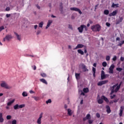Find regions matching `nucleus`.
Returning a JSON list of instances; mask_svg holds the SVG:
<instances>
[{"label":"nucleus","instance_id":"nucleus-1","mask_svg":"<svg viewBox=\"0 0 124 124\" xmlns=\"http://www.w3.org/2000/svg\"><path fill=\"white\" fill-rule=\"evenodd\" d=\"M122 84L123 82L121 81L120 82L119 85H118V84L117 83L113 85V86L110 87L111 92L110 94H112L114 93H118L120 89H121V86H122Z\"/></svg>","mask_w":124,"mask_h":124},{"label":"nucleus","instance_id":"nucleus-2","mask_svg":"<svg viewBox=\"0 0 124 124\" xmlns=\"http://www.w3.org/2000/svg\"><path fill=\"white\" fill-rule=\"evenodd\" d=\"M101 29V26H100L99 24H96L91 27V30L93 31H100Z\"/></svg>","mask_w":124,"mask_h":124},{"label":"nucleus","instance_id":"nucleus-3","mask_svg":"<svg viewBox=\"0 0 124 124\" xmlns=\"http://www.w3.org/2000/svg\"><path fill=\"white\" fill-rule=\"evenodd\" d=\"M0 86L2 88H4L5 89H7L8 90H9V89H11V87L4 81H2V83L0 84Z\"/></svg>","mask_w":124,"mask_h":124},{"label":"nucleus","instance_id":"nucleus-4","mask_svg":"<svg viewBox=\"0 0 124 124\" xmlns=\"http://www.w3.org/2000/svg\"><path fill=\"white\" fill-rule=\"evenodd\" d=\"M70 10L72 11H76L77 12H78L79 14L80 15L82 14V12L80 10V9L76 7H71L70 8Z\"/></svg>","mask_w":124,"mask_h":124},{"label":"nucleus","instance_id":"nucleus-5","mask_svg":"<svg viewBox=\"0 0 124 124\" xmlns=\"http://www.w3.org/2000/svg\"><path fill=\"white\" fill-rule=\"evenodd\" d=\"M11 39H12V35L8 34L6 35L5 37L3 39V41L5 42V40L9 41Z\"/></svg>","mask_w":124,"mask_h":124},{"label":"nucleus","instance_id":"nucleus-6","mask_svg":"<svg viewBox=\"0 0 124 124\" xmlns=\"http://www.w3.org/2000/svg\"><path fill=\"white\" fill-rule=\"evenodd\" d=\"M23 107H25V105L24 104L20 105L16 104L14 106V109H15V110H17V109L23 108Z\"/></svg>","mask_w":124,"mask_h":124},{"label":"nucleus","instance_id":"nucleus-7","mask_svg":"<svg viewBox=\"0 0 124 124\" xmlns=\"http://www.w3.org/2000/svg\"><path fill=\"white\" fill-rule=\"evenodd\" d=\"M105 78H106V75H105V72H104V71L102 70L101 74V79L102 80H104Z\"/></svg>","mask_w":124,"mask_h":124},{"label":"nucleus","instance_id":"nucleus-8","mask_svg":"<svg viewBox=\"0 0 124 124\" xmlns=\"http://www.w3.org/2000/svg\"><path fill=\"white\" fill-rule=\"evenodd\" d=\"M78 30L80 33H82L84 31V25H81L80 27L78 28Z\"/></svg>","mask_w":124,"mask_h":124},{"label":"nucleus","instance_id":"nucleus-9","mask_svg":"<svg viewBox=\"0 0 124 124\" xmlns=\"http://www.w3.org/2000/svg\"><path fill=\"white\" fill-rule=\"evenodd\" d=\"M124 20V18L123 17H119V19H117L116 21V25H119L120 23H122L123 22V20Z\"/></svg>","mask_w":124,"mask_h":124},{"label":"nucleus","instance_id":"nucleus-10","mask_svg":"<svg viewBox=\"0 0 124 124\" xmlns=\"http://www.w3.org/2000/svg\"><path fill=\"white\" fill-rule=\"evenodd\" d=\"M117 13H118V11L115 10V11H114L113 12H112V13H110L108 15V16L109 17H112V16H116L117 15Z\"/></svg>","mask_w":124,"mask_h":124},{"label":"nucleus","instance_id":"nucleus-11","mask_svg":"<svg viewBox=\"0 0 124 124\" xmlns=\"http://www.w3.org/2000/svg\"><path fill=\"white\" fill-rule=\"evenodd\" d=\"M124 106H121L120 107V113H119L120 117H122V116H123V112H124Z\"/></svg>","mask_w":124,"mask_h":124},{"label":"nucleus","instance_id":"nucleus-12","mask_svg":"<svg viewBox=\"0 0 124 124\" xmlns=\"http://www.w3.org/2000/svg\"><path fill=\"white\" fill-rule=\"evenodd\" d=\"M83 47H84V45L79 44L77 45L75 48H74V50H76V49H80L81 48H83Z\"/></svg>","mask_w":124,"mask_h":124},{"label":"nucleus","instance_id":"nucleus-13","mask_svg":"<svg viewBox=\"0 0 124 124\" xmlns=\"http://www.w3.org/2000/svg\"><path fill=\"white\" fill-rule=\"evenodd\" d=\"M106 108L107 109V113L108 114H110V113H111V108H110V107L107 105L106 106Z\"/></svg>","mask_w":124,"mask_h":124},{"label":"nucleus","instance_id":"nucleus-14","mask_svg":"<svg viewBox=\"0 0 124 124\" xmlns=\"http://www.w3.org/2000/svg\"><path fill=\"white\" fill-rule=\"evenodd\" d=\"M14 34L16 36L17 40L21 41V37L20 36V35L18 34V33L16 32H14Z\"/></svg>","mask_w":124,"mask_h":124},{"label":"nucleus","instance_id":"nucleus-15","mask_svg":"<svg viewBox=\"0 0 124 124\" xmlns=\"http://www.w3.org/2000/svg\"><path fill=\"white\" fill-rule=\"evenodd\" d=\"M102 99H103L104 100H105V101H106V102H107V103H108V102H109V100L108 99V98H107V97H105V96L103 95L101 97Z\"/></svg>","mask_w":124,"mask_h":124},{"label":"nucleus","instance_id":"nucleus-16","mask_svg":"<svg viewBox=\"0 0 124 124\" xmlns=\"http://www.w3.org/2000/svg\"><path fill=\"white\" fill-rule=\"evenodd\" d=\"M52 23H53V21L52 20H48L47 24L46 27V29H47L49 28V27H50V26H51V24H52Z\"/></svg>","mask_w":124,"mask_h":124},{"label":"nucleus","instance_id":"nucleus-17","mask_svg":"<svg viewBox=\"0 0 124 124\" xmlns=\"http://www.w3.org/2000/svg\"><path fill=\"white\" fill-rule=\"evenodd\" d=\"M15 101V99H13L12 101L7 103V106H11L13 103Z\"/></svg>","mask_w":124,"mask_h":124},{"label":"nucleus","instance_id":"nucleus-18","mask_svg":"<svg viewBox=\"0 0 124 124\" xmlns=\"http://www.w3.org/2000/svg\"><path fill=\"white\" fill-rule=\"evenodd\" d=\"M81 66H82V69H83V70H84L85 72H86V71H89V69H87V67L85 66V64H82Z\"/></svg>","mask_w":124,"mask_h":124},{"label":"nucleus","instance_id":"nucleus-19","mask_svg":"<svg viewBox=\"0 0 124 124\" xmlns=\"http://www.w3.org/2000/svg\"><path fill=\"white\" fill-rule=\"evenodd\" d=\"M2 115V113H0V123H3L4 119H3V117Z\"/></svg>","mask_w":124,"mask_h":124},{"label":"nucleus","instance_id":"nucleus-20","mask_svg":"<svg viewBox=\"0 0 124 124\" xmlns=\"http://www.w3.org/2000/svg\"><path fill=\"white\" fill-rule=\"evenodd\" d=\"M40 80L42 83H44V84H46V85H47V84H48V83H47V81H46V80H45V79H44V78H41L40 79Z\"/></svg>","mask_w":124,"mask_h":124},{"label":"nucleus","instance_id":"nucleus-21","mask_svg":"<svg viewBox=\"0 0 124 124\" xmlns=\"http://www.w3.org/2000/svg\"><path fill=\"white\" fill-rule=\"evenodd\" d=\"M67 111L68 116H72V112H71L72 110H71V109H70V108H68L67 109Z\"/></svg>","mask_w":124,"mask_h":124},{"label":"nucleus","instance_id":"nucleus-22","mask_svg":"<svg viewBox=\"0 0 124 124\" xmlns=\"http://www.w3.org/2000/svg\"><path fill=\"white\" fill-rule=\"evenodd\" d=\"M75 76L77 80H79V79H80V74L76 73Z\"/></svg>","mask_w":124,"mask_h":124},{"label":"nucleus","instance_id":"nucleus-23","mask_svg":"<svg viewBox=\"0 0 124 124\" xmlns=\"http://www.w3.org/2000/svg\"><path fill=\"white\" fill-rule=\"evenodd\" d=\"M83 92L85 93H89L90 92V90H89V88H86L83 89Z\"/></svg>","mask_w":124,"mask_h":124},{"label":"nucleus","instance_id":"nucleus-24","mask_svg":"<svg viewBox=\"0 0 124 124\" xmlns=\"http://www.w3.org/2000/svg\"><path fill=\"white\" fill-rule=\"evenodd\" d=\"M78 54H80V55H84V51H83L82 49L78 50Z\"/></svg>","mask_w":124,"mask_h":124},{"label":"nucleus","instance_id":"nucleus-25","mask_svg":"<svg viewBox=\"0 0 124 124\" xmlns=\"http://www.w3.org/2000/svg\"><path fill=\"white\" fill-rule=\"evenodd\" d=\"M98 103L99 104H102V103H103V99H102V98H101V99H99L98 100Z\"/></svg>","mask_w":124,"mask_h":124},{"label":"nucleus","instance_id":"nucleus-26","mask_svg":"<svg viewBox=\"0 0 124 124\" xmlns=\"http://www.w3.org/2000/svg\"><path fill=\"white\" fill-rule=\"evenodd\" d=\"M115 6L116 7H119V4H115V3H113L111 5V7L115 8Z\"/></svg>","mask_w":124,"mask_h":124},{"label":"nucleus","instance_id":"nucleus-27","mask_svg":"<svg viewBox=\"0 0 124 124\" xmlns=\"http://www.w3.org/2000/svg\"><path fill=\"white\" fill-rule=\"evenodd\" d=\"M104 14H105V15H108L109 14V10H104Z\"/></svg>","mask_w":124,"mask_h":124},{"label":"nucleus","instance_id":"nucleus-28","mask_svg":"<svg viewBox=\"0 0 124 124\" xmlns=\"http://www.w3.org/2000/svg\"><path fill=\"white\" fill-rule=\"evenodd\" d=\"M22 96H24V97H25L26 96H28V93L26 92H24L22 93Z\"/></svg>","mask_w":124,"mask_h":124},{"label":"nucleus","instance_id":"nucleus-29","mask_svg":"<svg viewBox=\"0 0 124 124\" xmlns=\"http://www.w3.org/2000/svg\"><path fill=\"white\" fill-rule=\"evenodd\" d=\"M123 44H124V41H121L120 43L118 45V46H120V47H122V46H123Z\"/></svg>","mask_w":124,"mask_h":124},{"label":"nucleus","instance_id":"nucleus-30","mask_svg":"<svg viewBox=\"0 0 124 124\" xmlns=\"http://www.w3.org/2000/svg\"><path fill=\"white\" fill-rule=\"evenodd\" d=\"M108 80L102 81V83L103 85H105V84H107V83H108Z\"/></svg>","mask_w":124,"mask_h":124},{"label":"nucleus","instance_id":"nucleus-31","mask_svg":"<svg viewBox=\"0 0 124 124\" xmlns=\"http://www.w3.org/2000/svg\"><path fill=\"white\" fill-rule=\"evenodd\" d=\"M102 66H104V67H106V66H107V62H103Z\"/></svg>","mask_w":124,"mask_h":124},{"label":"nucleus","instance_id":"nucleus-32","mask_svg":"<svg viewBox=\"0 0 124 124\" xmlns=\"http://www.w3.org/2000/svg\"><path fill=\"white\" fill-rule=\"evenodd\" d=\"M86 118H87V120H90V119H91V115L90 114H88L86 115Z\"/></svg>","mask_w":124,"mask_h":124},{"label":"nucleus","instance_id":"nucleus-33","mask_svg":"<svg viewBox=\"0 0 124 124\" xmlns=\"http://www.w3.org/2000/svg\"><path fill=\"white\" fill-rule=\"evenodd\" d=\"M37 123L38 124H41V119L38 118Z\"/></svg>","mask_w":124,"mask_h":124},{"label":"nucleus","instance_id":"nucleus-34","mask_svg":"<svg viewBox=\"0 0 124 124\" xmlns=\"http://www.w3.org/2000/svg\"><path fill=\"white\" fill-rule=\"evenodd\" d=\"M39 28H42L43 27V22H41L39 24Z\"/></svg>","mask_w":124,"mask_h":124},{"label":"nucleus","instance_id":"nucleus-35","mask_svg":"<svg viewBox=\"0 0 124 124\" xmlns=\"http://www.w3.org/2000/svg\"><path fill=\"white\" fill-rule=\"evenodd\" d=\"M106 60L108 62L110 61V56L109 55L107 56L106 57Z\"/></svg>","mask_w":124,"mask_h":124},{"label":"nucleus","instance_id":"nucleus-36","mask_svg":"<svg viewBox=\"0 0 124 124\" xmlns=\"http://www.w3.org/2000/svg\"><path fill=\"white\" fill-rule=\"evenodd\" d=\"M116 70H117V71H119V72H121V71L123 70V68L118 67L116 68Z\"/></svg>","mask_w":124,"mask_h":124},{"label":"nucleus","instance_id":"nucleus-37","mask_svg":"<svg viewBox=\"0 0 124 124\" xmlns=\"http://www.w3.org/2000/svg\"><path fill=\"white\" fill-rule=\"evenodd\" d=\"M41 76H42V77H46L47 76V75H46V74L45 73H41Z\"/></svg>","mask_w":124,"mask_h":124},{"label":"nucleus","instance_id":"nucleus-38","mask_svg":"<svg viewBox=\"0 0 124 124\" xmlns=\"http://www.w3.org/2000/svg\"><path fill=\"white\" fill-rule=\"evenodd\" d=\"M112 61H113V62H116V61H117V56H114L113 57Z\"/></svg>","mask_w":124,"mask_h":124},{"label":"nucleus","instance_id":"nucleus-39","mask_svg":"<svg viewBox=\"0 0 124 124\" xmlns=\"http://www.w3.org/2000/svg\"><path fill=\"white\" fill-rule=\"evenodd\" d=\"M114 67H115V65H114V64H112V65L110 66L109 69H112V70H113V69H114Z\"/></svg>","mask_w":124,"mask_h":124},{"label":"nucleus","instance_id":"nucleus-40","mask_svg":"<svg viewBox=\"0 0 124 124\" xmlns=\"http://www.w3.org/2000/svg\"><path fill=\"white\" fill-rule=\"evenodd\" d=\"M12 124H17V121L16 120H14L12 122Z\"/></svg>","mask_w":124,"mask_h":124},{"label":"nucleus","instance_id":"nucleus-41","mask_svg":"<svg viewBox=\"0 0 124 124\" xmlns=\"http://www.w3.org/2000/svg\"><path fill=\"white\" fill-rule=\"evenodd\" d=\"M33 98H34V99L35 100H36V101H37V100H39V97H38L34 96V97H33Z\"/></svg>","mask_w":124,"mask_h":124},{"label":"nucleus","instance_id":"nucleus-42","mask_svg":"<svg viewBox=\"0 0 124 124\" xmlns=\"http://www.w3.org/2000/svg\"><path fill=\"white\" fill-rule=\"evenodd\" d=\"M103 83H102V81H99L98 83H97V85L98 86H102Z\"/></svg>","mask_w":124,"mask_h":124},{"label":"nucleus","instance_id":"nucleus-43","mask_svg":"<svg viewBox=\"0 0 124 124\" xmlns=\"http://www.w3.org/2000/svg\"><path fill=\"white\" fill-rule=\"evenodd\" d=\"M109 73H111V74H113L114 73V70H112L111 69H109Z\"/></svg>","mask_w":124,"mask_h":124},{"label":"nucleus","instance_id":"nucleus-44","mask_svg":"<svg viewBox=\"0 0 124 124\" xmlns=\"http://www.w3.org/2000/svg\"><path fill=\"white\" fill-rule=\"evenodd\" d=\"M7 120H11V115H7L6 116Z\"/></svg>","mask_w":124,"mask_h":124},{"label":"nucleus","instance_id":"nucleus-45","mask_svg":"<svg viewBox=\"0 0 124 124\" xmlns=\"http://www.w3.org/2000/svg\"><path fill=\"white\" fill-rule=\"evenodd\" d=\"M52 102V101L50 99H49L47 101H46V104H48V103H51Z\"/></svg>","mask_w":124,"mask_h":124},{"label":"nucleus","instance_id":"nucleus-46","mask_svg":"<svg viewBox=\"0 0 124 124\" xmlns=\"http://www.w3.org/2000/svg\"><path fill=\"white\" fill-rule=\"evenodd\" d=\"M68 28L69 29H70V30H73V28H72V25L69 24L68 25Z\"/></svg>","mask_w":124,"mask_h":124},{"label":"nucleus","instance_id":"nucleus-47","mask_svg":"<svg viewBox=\"0 0 124 124\" xmlns=\"http://www.w3.org/2000/svg\"><path fill=\"white\" fill-rule=\"evenodd\" d=\"M43 116V113L42 112V113L40 114L39 119H42Z\"/></svg>","mask_w":124,"mask_h":124},{"label":"nucleus","instance_id":"nucleus-48","mask_svg":"<svg viewBox=\"0 0 124 124\" xmlns=\"http://www.w3.org/2000/svg\"><path fill=\"white\" fill-rule=\"evenodd\" d=\"M2 30H4V26H1L0 27V32L2 31Z\"/></svg>","mask_w":124,"mask_h":124},{"label":"nucleus","instance_id":"nucleus-49","mask_svg":"<svg viewBox=\"0 0 124 124\" xmlns=\"http://www.w3.org/2000/svg\"><path fill=\"white\" fill-rule=\"evenodd\" d=\"M114 97H116V95L115 94H113L112 96H110V99H113L114 98Z\"/></svg>","mask_w":124,"mask_h":124},{"label":"nucleus","instance_id":"nucleus-50","mask_svg":"<svg viewBox=\"0 0 124 124\" xmlns=\"http://www.w3.org/2000/svg\"><path fill=\"white\" fill-rule=\"evenodd\" d=\"M96 116L97 118H100V114L98 113H97L96 114Z\"/></svg>","mask_w":124,"mask_h":124},{"label":"nucleus","instance_id":"nucleus-51","mask_svg":"<svg viewBox=\"0 0 124 124\" xmlns=\"http://www.w3.org/2000/svg\"><path fill=\"white\" fill-rule=\"evenodd\" d=\"M93 73H95V71H96L95 68L93 67Z\"/></svg>","mask_w":124,"mask_h":124},{"label":"nucleus","instance_id":"nucleus-52","mask_svg":"<svg viewBox=\"0 0 124 124\" xmlns=\"http://www.w3.org/2000/svg\"><path fill=\"white\" fill-rule=\"evenodd\" d=\"M106 26H107V27H110V26H111V24H110V23H108V22H107V23H106Z\"/></svg>","mask_w":124,"mask_h":124},{"label":"nucleus","instance_id":"nucleus-53","mask_svg":"<svg viewBox=\"0 0 124 124\" xmlns=\"http://www.w3.org/2000/svg\"><path fill=\"white\" fill-rule=\"evenodd\" d=\"M84 28L85 29V31H88V27H87V26H86V25H84Z\"/></svg>","mask_w":124,"mask_h":124},{"label":"nucleus","instance_id":"nucleus-54","mask_svg":"<svg viewBox=\"0 0 124 124\" xmlns=\"http://www.w3.org/2000/svg\"><path fill=\"white\" fill-rule=\"evenodd\" d=\"M10 16H11V15H10V14H6V17L7 18H9V17H10Z\"/></svg>","mask_w":124,"mask_h":124},{"label":"nucleus","instance_id":"nucleus-55","mask_svg":"<svg viewBox=\"0 0 124 124\" xmlns=\"http://www.w3.org/2000/svg\"><path fill=\"white\" fill-rule=\"evenodd\" d=\"M120 60H121V62H124V58L123 57H121L120 58Z\"/></svg>","mask_w":124,"mask_h":124},{"label":"nucleus","instance_id":"nucleus-56","mask_svg":"<svg viewBox=\"0 0 124 124\" xmlns=\"http://www.w3.org/2000/svg\"><path fill=\"white\" fill-rule=\"evenodd\" d=\"M60 7L61 9L62 10V8H63V7H62V3H61V4L60 5Z\"/></svg>","mask_w":124,"mask_h":124},{"label":"nucleus","instance_id":"nucleus-57","mask_svg":"<svg viewBox=\"0 0 124 124\" xmlns=\"http://www.w3.org/2000/svg\"><path fill=\"white\" fill-rule=\"evenodd\" d=\"M10 10V8L9 7H8L6 8V11H9Z\"/></svg>","mask_w":124,"mask_h":124},{"label":"nucleus","instance_id":"nucleus-58","mask_svg":"<svg viewBox=\"0 0 124 124\" xmlns=\"http://www.w3.org/2000/svg\"><path fill=\"white\" fill-rule=\"evenodd\" d=\"M93 120H89L88 121V123H89V124H93Z\"/></svg>","mask_w":124,"mask_h":124},{"label":"nucleus","instance_id":"nucleus-59","mask_svg":"<svg viewBox=\"0 0 124 124\" xmlns=\"http://www.w3.org/2000/svg\"><path fill=\"white\" fill-rule=\"evenodd\" d=\"M36 6L37 8H38V9H40V6H39V5H38V4L36 5Z\"/></svg>","mask_w":124,"mask_h":124},{"label":"nucleus","instance_id":"nucleus-60","mask_svg":"<svg viewBox=\"0 0 124 124\" xmlns=\"http://www.w3.org/2000/svg\"><path fill=\"white\" fill-rule=\"evenodd\" d=\"M81 95H85V93L84 92H83V91H81Z\"/></svg>","mask_w":124,"mask_h":124},{"label":"nucleus","instance_id":"nucleus-61","mask_svg":"<svg viewBox=\"0 0 124 124\" xmlns=\"http://www.w3.org/2000/svg\"><path fill=\"white\" fill-rule=\"evenodd\" d=\"M40 33V31H37L36 34H37V35H38V34H39Z\"/></svg>","mask_w":124,"mask_h":124},{"label":"nucleus","instance_id":"nucleus-62","mask_svg":"<svg viewBox=\"0 0 124 124\" xmlns=\"http://www.w3.org/2000/svg\"><path fill=\"white\" fill-rule=\"evenodd\" d=\"M96 63H94L93 64V66H94V67H96Z\"/></svg>","mask_w":124,"mask_h":124},{"label":"nucleus","instance_id":"nucleus-63","mask_svg":"<svg viewBox=\"0 0 124 124\" xmlns=\"http://www.w3.org/2000/svg\"><path fill=\"white\" fill-rule=\"evenodd\" d=\"M116 40L118 41H120L121 40V39H120V37H117L116 38Z\"/></svg>","mask_w":124,"mask_h":124},{"label":"nucleus","instance_id":"nucleus-64","mask_svg":"<svg viewBox=\"0 0 124 124\" xmlns=\"http://www.w3.org/2000/svg\"><path fill=\"white\" fill-rule=\"evenodd\" d=\"M30 93H34V92L32 91V90H31L30 91Z\"/></svg>","mask_w":124,"mask_h":124}]
</instances>
